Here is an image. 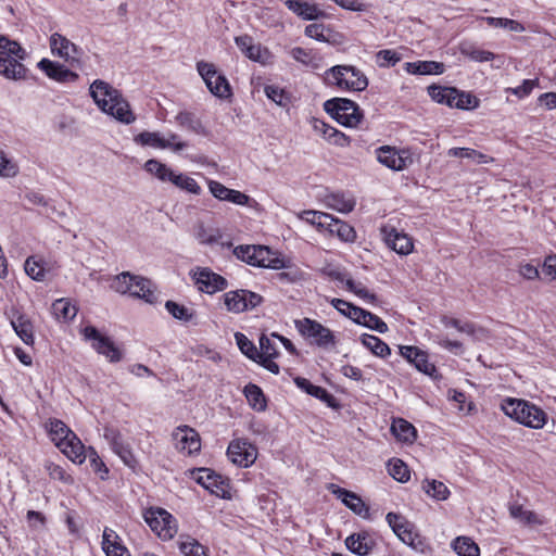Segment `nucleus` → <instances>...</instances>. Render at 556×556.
<instances>
[{"label": "nucleus", "instance_id": "1", "mask_svg": "<svg viewBox=\"0 0 556 556\" xmlns=\"http://www.w3.org/2000/svg\"><path fill=\"white\" fill-rule=\"evenodd\" d=\"M90 96L98 108L124 124H131L136 116L122 93L108 83L97 79L90 86Z\"/></svg>", "mask_w": 556, "mask_h": 556}, {"label": "nucleus", "instance_id": "2", "mask_svg": "<svg viewBox=\"0 0 556 556\" xmlns=\"http://www.w3.org/2000/svg\"><path fill=\"white\" fill-rule=\"evenodd\" d=\"M501 407L506 416L532 429L543 428L547 420L543 409L525 400L507 397Z\"/></svg>", "mask_w": 556, "mask_h": 556}, {"label": "nucleus", "instance_id": "3", "mask_svg": "<svg viewBox=\"0 0 556 556\" xmlns=\"http://www.w3.org/2000/svg\"><path fill=\"white\" fill-rule=\"evenodd\" d=\"M26 58V51L18 42L0 35V75L8 79H25L27 68L21 63Z\"/></svg>", "mask_w": 556, "mask_h": 556}, {"label": "nucleus", "instance_id": "4", "mask_svg": "<svg viewBox=\"0 0 556 556\" xmlns=\"http://www.w3.org/2000/svg\"><path fill=\"white\" fill-rule=\"evenodd\" d=\"M233 253L238 258L253 266L271 269L285 267L283 260L277 257L264 245H239L233 250Z\"/></svg>", "mask_w": 556, "mask_h": 556}, {"label": "nucleus", "instance_id": "5", "mask_svg": "<svg viewBox=\"0 0 556 556\" xmlns=\"http://www.w3.org/2000/svg\"><path fill=\"white\" fill-rule=\"evenodd\" d=\"M325 111L338 123L346 127H356L363 119V112L352 100L333 98L324 103Z\"/></svg>", "mask_w": 556, "mask_h": 556}, {"label": "nucleus", "instance_id": "6", "mask_svg": "<svg viewBox=\"0 0 556 556\" xmlns=\"http://www.w3.org/2000/svg\"><path fill=\"white\" fill-rule=\"evenodd\" d=\"M327 75L332 77L333 83L340 87L353 91H362L367 88V77L355 66L336 65L332 66Z\"/></svg>", "mask_w": 556, "mask_h": 556}, {"label": "nucleus", "instance_id": "7", "mask_svg": "<svg viewBox=\"0 0 556 556\" xmlns=\"http://www.w3.org/2000/svg\"><path fill=\"white\" fill-rule=\"evenodd\" d=\"M143 517L151 530L163 540H170L177 533L176 519L163 508L151 507L146 510Z\"/></svg>", "mask_w": 556, "mask_h": 556}, {"label": "nucleus", "instance_id": "8", "mask_svg": "<svg viewBox=\"0 0 556 556\" xmlns=\"http://www.w3.org/2000/svg\"><path fill=\"white\" fill-rule=\"evenodd\" d=\"M197 70L208 90L217 98L228 99L232 96L228 79L218 74L214 64L204 61L198 62Z\"/></svg>", "mask_w": 556, "mask_h": 556}, {"label": "nucleus", "instance_id": "9", "mask_svg": "<svg viewBox=\"0 0 556 556\" xmlns=\"http://www.w3.org/2000/svg\"><path fill=\"white\" fill-rule=\"evenodd\" d=\"M81 334L86 341L91 342V346L110 362L117 363L122 359V351L106 336H103L93 326H86L81 329Z\"/></svg>", "mask_w": 556, "mask_h": 556}, {"label": "nucleus", "instance_id": "10", "mask_svg": "<svg viewBox=\"0 0 556 556\" xmlns=\"http://www.w3.org/2000/svg\"><path fill=\"white\" fill-rule=\"evenodd\" d=\"M428 93L432 100L438 103L447 104L451 108L468 109L472 102H477L476 98H472L470 94L459 93L455 88L431 85L428 87Z\"/></svg>", "mask_w": 556, "mask_h": 556}, {"label": "nucleus", "instance_id": "11", "mask_svg": "<svg viewBox=\"0 0 556 556\" xmlns=\"http://www.w3.org/2000/svg\"><path fill=\"white\" fill-rule=\"evenodd\" d=\"M295 327L303 337L312 339L320 348L334 344V336L331 330L316 320L303 318L295 321Z\"/></svg>", "mask_w": 556, "mask_h": 556}, {"label": "nucleus", "instance_id": "12", "mask_svg": "<svg viewBox=\"0 0 556 556\" xmlns=\"http://www.w3.org/2000/svg\"><path fill=\"white\" fill-rule=\"evenodd\" d=\"M263 298L252 291L239 289L224 294V303L227 311L239 314L252 309L262 303Z\"/></svg>", "mask_w": 556, "mask_h": 556}, {"label": "nucleus", "instance_id": "13", "mask_svg": "<svg viewBox=\"0 0 556 556\" xmlns=\"http://www.w3.org/2000/svg\"><path fill=\"white\" fill-rule=\"evenodd\" d=\"M194 285L201 292L213 294L227 288V280L208 267H197L190 271Z\"/></svg>", "mask_w": 556, "mask_h": 556}, {"label": "nucleus", "instance_id": "14", "mask_svg": "<svg viewBox=\"0 0 556 556\" xmlns=\"http://www.w3.org/2000/svg\"><path fill=\"white\" fill-rule=\"evenodd\" d=\"M377 160L393 170H403L413 164V156L408 149L396 150L390 146H382L376 150Z\"/></svg>", "mask_w": 556, "mask_h": 556}, {"label": "nucleus", "instance_id": "15", "mask_svg": "<svg viewBox=\"0 0 556 556\" xmlns=\"http://www.w3.org/2000/svg\"><path fill=\"white\" fill-rule=\"evenodd\" d=\"M227 455L233 464L247 468L255 462L257 450L245 440H235L230 442Z\"/></svg>", "mask_w": 556, "mask_h": 556}, {"label": "nucleus", "instance_id": "16", "mask_svg": "<svg viewBox=\"0 0 556 556\" xmlns=\"http://www.w3.org/2000/svg\"><path fill=\"white\" fill-rule=\"evenodd\" d=\"M380 232L384 243L399 254L406 255L413 250L412 239L404 232H400L391 225H383Z\"/></svg>", "mask_w": 556, "mask_h": 556}, {"label": "nucleus", "instance_id": "17", "mask_svg": "<svg viewBox=\"0 0 556 556\" xmlns=\"http://www.w3.org/2000/svg\"><path fill=\"white\" fill-rule=\"evenodd\" d=\"M172 437L176 448L180 452H186L190 455L199 452L201 448L199 433L188 426H180L176 428Z\"/></svg>", "mask_w": 556, "mask_h": 556}, {"label": "nucleus", "instance_id": "18", "mask_svg": "<svg viewBox=\"0 0 556 556\" xmlns=\"http://www.w3.org/2000/svg\"><path fill=\"white\" fill-rule=\"evenodd\" d=\"M195 481L217 496L226 497L228 483L212 469L200 468L194 477Z\"/></svg>", "mask_w": 556, "mask_h": 556}, {"label": "nucleus", "instance_id": "19", "mask_svg": "<svg viewBox=\"0 0 556 556\" xmlns=\"http://www.w3.org/2000/svg\"><path fill=\"white\" fill-rule=\"evenodd\" d=\"M50 48L53 54L60 56L70 64L78 61L77 46L61 34L54 33L50 37Z\"/></svg>", "mask_w": 556, "mask_h": 556}, {"label": "nucleus", "instance_id": "20", "mask_svg": "<svg viewBox=\"0 0 556 556\" xmlns=\"http://www.w3.org/2000/svg\"><path fill=\"white\" fill-rule=\"evenodd\" d=\"M330 490L332 494L337 495L338 498L342 501V503L349 507L354 514L367 518L369 516V508L363 502L361 496L356 493L342 489L338 485L331 484Z\"/></svg>", "mask_w": 556, "mask_h": 556}, {"label": "nucleus", "instance_id": "21", "mask_svg": "<svg viewBox=\"0 0 556 556\" xmlns=\"http://www.w3.org/2000/svg\"><path fill=\"white\" fill-rule=\"evenodd\" d=\"M38 67L51 79L58 83H73L78 79V75L64 65L53 62L49 59H42Z\"/></svg>", "mask_w": 556, "mask_h": 556}, {"label": "nucleus", "instance_id": "22", "mask_svg": "<svg viewBox=\"0 0 556 556\" xmlns=\"http://www.w3.org/2000/svg\"><path fill=\"white\" fill-rule=\"evenodd\" d=\"M286 7L304 21H316L327 17L326 12L320 10L317 4L303 0H286Z\"/></svg>", "mask_w": 556, "mask_h": 556}, {"label": "nucleus", "instance_id": "23", "mask_svg": "<svg viewBox=\"0 0 556 556\" xmlns=\"http://www.w3.org/2000/svg\"><path fill=\"white\" fill-rule=\"evenodd\" d=\"M128 294L134 298L142 299L150 304H154L159 301V294L154 283L139 276H132V285Z\"/></svg>", "mask_w": 556, "mask_h": 556}, {"label": "nucleus", "instance_id": "24", "mask_svg": "<svg viewBox=\"0 0 556 556\" xmlns=\"http://www.w3.org/2000/svg\"><path fill=\"white\" fill-rule=\"evenodd\" d=\"M10 323L15 333L25 344H34V325L28 316L17 311H14L10 316Z\"/></svg>", "mask_w": 556, "mask_h": 556}, {"label": "nucleus", "instance_id": "25", "mask_svg": "<svg viewBox=\"0 0 556 556\" xmlns=\"http://www.w3.org/2000/svg\"><path fill=\"white\" fill-rule=\"evenodd\" d=\"M58 447L74 463L83 464L86 459L85 446L75 433L64 440Z\"/></svg>", "mask_w": 556, "mask_h": 556}, {"label": "nucleus", "instance_id": "26", "mask_svg": "<svg viewBox=\"0 0 556 556\" xmlns=\"http://www.w3.org/2000/svg\"><path fill=\"white\" fill-rule=\"evenodd\" d=\"M345 545L352 553L365 556L372 549L375 542L367 533H354L346 538Z\"/></svg>", "mask_w": 556, "mask_h": 556}, {"label": "nucleus", "instance_id": "27", "mask_svg": "<svg viewBox=\"0 0 556 556\" xmlns=\"http://www.w3.org/2000/svg\"><path fill=\"white\" fill-rule=\"evenodd\" d=\"M444 64L435 61H417L405 63V70L414 75H439L444 72Z\"/></svg>", "mask_w": 556, "mask_h": 556}, {"label": "nucleus", "instance_id": "28", "mask_svg": "<svg viewBox=\"0 0 556 556\" xmlns=\"http://www.w3.org/2000/svg\"><path fill=\"white\" fill-rule=\"evenodd\" d=\"M510 516L525 526H541L545 522L544 518L539 514L525 509L520 504H511L509 506Z\"/></svg>", "mask_w": 556, "mask_h": 556}, {"label": "nucleus", "instance_id": "29", "mask_svg": "<svg viewBox=\"0 0 556 556\" xmlns=\"http://www.w3.org/2000/svg\"><path fill=\"white\" fill-rule=\"evenodd\" d=\"M294 382L300 389L304 390L307 394H309L316 399H319L320 401L328 404L329 406L333 405L334 397L325 388L315 386L309 380H307L306 378H302V377L295 378Z\"/></svg>", "mask_w": 556, "mask_h": 556}, {"label": "nucleus", "instance_id": "30", "mask_svg": "<svg viewBox=\"0 0 556 556\" xmlns=\"http://www.w3.org/2000/svg\"><path fill=\"white\" fill-rule=\"evenodd\" d=\"M326 229L331 235H337L342 241L352 242L354 241L356 233L352 226L330 215L328 226Z\"/></svg>", "mask_w": 556, "mask_h": 556}, {"label": "nucleus", "instance_id": "31", "mask_svg": "<svg viewBox=\"0 0 556 556\" xmlns=\"http://www.w3.org/2000/svg\"><path fill=\"white\" fill-rule=\"evenodd\" d=\"M451 157L468 159L475 164H486L493 162V157L470 148H451L447 151Z\"/></svg>", "mask_w": 556, "mask_h": 556}, {"label": "nucleus", "instance_id": "32", "mask_svg": "<svg viewBox=\"0 0 556 556\" xmlns=\"http://www.w3.org/2000/svg\"><path fill=\"white\" fill-rule=\"evenodd\" d=\"M325 204L328 208L340 213H350L355 206V201L343 193H331L325 198Z\"/></svg>", "mask_w": 556, "mask_h": 556}, {"label": "nucleus", "instance_id": "33", "mask_svg": "<svg viewBox=\"0 0 556 556\" xmlns=\"http://www.w3.org/2000/svg\"><path fill=\"white\" fill-rule=\"evenodd\" d=\"M391 431L397 440L403 442L413 443L417 437L415 427L402 418L393 421Z\"/></svg>", "mask_w": 556, "mask_h": 556}, {"label": "nucleus", "instance_id": "34", "mask_svg": "<svg viewBox=\"0 0 556 556\" xmlns=\"http://www.w3.org/2000/svg\"><path fill=\"white\" fill-rule=\"evenodd\" d=\"M176 122L184 128L198 135H205L206 130L201 121L191 112L181 111L176 115Z\"/></svg>", "mask_w": 556, "mask_h": 556}, {"label": "nucleus", "instance_id": "35", "mask_svg": "<svg viewBox=\"0 0 556 556\" xmlns=\"http://www.w3.org/2000/svg\"><path fill=\"white\" fill-rule=\"evenodd\" d=\"M52 313L58 320L68 321L76 316L77 308L67 299H59L52 304Z\"/></svg>", "mask_w": 556, "mask_h": 556}, {"label": "nucleus", "instance_id": "36", "mask_svg": "<svg viewBox=\"0 0 556 556\" xmlns=\"http://www.w3.org/2000/svg\"><path fill=\"white\" fill-rule=\"evenodd\" d=\"M115 539H117L115 532L109 528H105L103 531L102 541L103 551L108 556H124L127 551L121 544H118Z\"/></svg>", "mask_w": 556, "mask_h": 556}, {"label": "nucleus", "instance_id": "37", "mask_svg": "<svg viewBox=\"0 0 556 556\" xmlns=\"http://www.w3.org/2000/svg\"><path fill=\"white\" fill-rule=\"evenodd\" d=\"M244 395L253 409L261 412L266 408V400L263 391L256 384L249 383L245 386Z\"/></svg>", "mask_w": 556, "mask_h": 556}, {"label": "nucleus", "instance_id": "38", "mask_svg": "<svg viewBox=\"0 0 556 556\" xmlns=\"http://www.w3.org/2000/svg\"><path fill=\"white\" fill-rule=\"evenodd\" d=\"M452 546L459 556H479V546L468 536L456 538Z\"/></svg>", "mask_w": 556, "mask_h": 556}, {"label": "nucleus", "instance_id": "39", "mask_svg": "<svg viewBox=\"0 0 556 556\" xmlns=\"http://www.w3.org/2000/svg\"><path fill=\"white\" fill-rule=\"evenodd\" d=\"M49 433H50L51 440L58 446L64 440L70 438L74 432L62 420L52 419L49 422Z\"/></svg>", "mask_w": 556, "mask_h": 556}, {"label": "nucleus", "instance_id": "40", "mask_svg": "<svg viewBox=\"0 0 556 556\" xmlns=\"http://www.w3.org/2000/svg\"><path fill=\"white\" fill-rule=\"evenodd\" d=\"M361 341L377 356L386 357L391 353L388 344L380 340L378 337L371 334H363Z\"/></svg>", "mask_w": 556, "mask_h": 556}, {"label": "nucleus", "instance_id": "41", "mask_svg": "<svg viewBox=\"0 0 556 556\" xmlns=\"http://www.w3.org/2000/svg\"><path fill=\"white\" fill-rule=\"evenodd\" d=\"M298 217L318 229H326L329 223L330 214L319 211H302L298 214Z\"/></svg>", "mask_w": 556, "mask_h": 556}, {"label": "nucleus", "instance_id": "42", "mask_svg": "<svg viewBox=\"0 0 556 556\" xmlns=\"http://www.w3.org/2000/svg\"><path fill=\"white\" fill-rule=\"evenodd\" d=\"M144 169L162 181H170L174 170L157 160L151 159L144 163Z\"/></svg>", "mask_w": 556, "mask_h": 556}, {"label": "nucleus", "instance_id": "43", "mask_svg": "<svg viewBox=\"0 0 556 556\" xmlns=\"http://www.w3.org/2000/svg\"><path fill=\"white\" fill-rule=\"evenodd\" d=\"M422 489L429 496L438 501H445L450 495L447 486L437 480H425Z\"/></svg>", "mask_w": 556, "mask_h": 556}, {"label": "nucleus", "instance_id": "44", "mask_svg": "<svg viewBox=\"0 0 556 556\" xmlns=\"http://www.w3.org/2000/svg\"><path fill=\"white\" fill-rule=\"evenodd\" d=\"M290 54L296 62H300L306 66L317 68L319 65L320 58L317 56L313 50L295 47L290 51Z\"/></svg>", "mask_w": 556, "mask_h": 556}, {"label": "nucleus", "instance_id": "45", "mask_svg": "<svg viewBox=\"0 0 556 556\" xmlns=\"http://www.w3.org/2000/svg\"><path fill=\"white\" fill-rule=\"evenodd\" d=\"M135 141L142 146H149L157 149H166L168 143L164 141V136L160 132L142 131L135 137Z\"/></svg>", "mask_w": 556, "mask_h": 556}, {"label": "nucleus", "instance_id": "46", "mask_svg": "<svg viewBox=\"0 0 556 556\" xmlns=\"http://www.w3.org/2000/svg\"><path fill=\"white\" fill-rule=\"evenodd\" d=\"M170 182L181 190H186L187 192L193 194L201 193V187L198 185V182L192 177H189L185 174H177L174 172L170 178Z\"/></svg>", "mask_w": 556, "mask_h": 556}, {"label": "nucleus", "instance_id": "47", "mask_svg": "<svg viewBox=\"0 0 556 556\" xmlns=\"http://www.w3.org/2000/svg\"><path fill=\"white\" fill-rule=\"evenodd\" d=\"M386 519L397 538H401L413 526L403 515L396 513L387 514Z\"/></svg>", "mask_w": 556, "mask_h": 556}, {"label": "nucleus", "instance_id": "48", "mask_svg": "<svg viewBox=\"0 0 556 556\" xmlns=\"http://www.w3.org/2000/svg\"><path fill=\"white\" fill-rule=\"evenodd\" d=\"M388 471L390 476L400 482H407L410 478V472L407 465L399 458L389 462Z\"/></svg>", "mask_w": 556, "mask_h": 556}, {"label": "nucleus", "instance_id": "49", "mask_svg": "<svg viewBox=\"0 0 556 556\" xmlns=\"http://www.w3.org/2000/svg\"><path fill=\"white\" fill-rule=\"evenodd\" d=\"M236 342L240 351L250 359L257 361V357H261L257 348L254 345V343L248 339L247 336H244L241 332H237L235 334Z\"/></svg>", "mask_w": 556, "mask_h": 556}, {"label": "nucleus", "instance_id": "50", "mask_svg": "<svg viewBox=\"0 0 556 556\" xmlns=\"http://www.w3.org/2000/svg\"><path fill=\"white\" fill-rule=\"evenodd\" d=\"M331 29L329 26L321 23H313L305 27L304 34L305 36L313 38L320 42H330V38L326 33H330Z\"/></svg>", "mask_w": 556, "mask_h": 556}, {"label": "nucleus", "instance_id": "51", "mask_svg": "<svg viewBox=\"0 0 556 556\" xmlns=\"http://www.w3.org/2000/svg\"><path fill=\"white\" fill-rule=\"evenodd\" d=\"M25 273L34 280L43 281L47 271L40 261L29 256L25 262Z\"/></svg>", "mask_w": 556, "mask_h": 556}, {"label": "nucleus", "instance_id": "52", "mask_svg": "<svg viewBox=\"0 0 556 556\" xmlns=\"http://www.w3.org/2000/svg\"><path fill=\"white\" fill-rule=\"evenodd\" d=\"M167 312L176 319L188 323L194 317V313L189 311L186 306L180 305L174 301H167L165 303Z\"/></svg>", "mask_w": 556, "mask_h": 556}, {"label": "nucleus", "instance_id": "53", "mask_svg": "<svg viewBox=\"0 0 556 556\" xmlns=\"http://www.w3.org/2000/svg\"><path fill=\"white\" fill-rule=\"evenodd\" d=\"M332 306H345L346 307V317L352 319L354 323L361 325L362 318L365 314V309L353 305L352 303H349L341 299H333L331 301Z\"/></svg>", "mask_w": 556, "mask_h": 556}, {"label": "nucleus", "instance_id": "54", "mask_svg": "<svg viewBox=\"0 0 556 556\" xmlns=\"http://www.w3.org/2000/svg\"><path fill=\"white\" fill-rule=\"evenodd\" d=\"M361 325L379 333L388 331V325L380 317L368 311L365 312Z\"/></svg>", "mask_w": 556, "mask_h": 556}, {"label": "nucleus", "instance_id": "55", "mask_svg": "<svg viewBox=\"0 0 556 556\" xmlns=\"http://www.w3.org/2000/svg\"><path fill=\"white\" fill-rule=\"evenodd\" d=\"M413 365L425 375L435 378L437 368L435 366L429 362L428 354L425 351L419 349L418 356L413 362Z\"/></svg>", "mask_w": 556, "mask_h": 556}, {"label": "nucleus", "instance_id": "56", "mask_svg": "<svg viewBox=\"0 0 556 556\" xmlns=\"http://www.w3.org/2000/svg\"><path fill=\"white\" fill-rule=\"evenodd\" d=\"M400 60V53L390 49L380 50L376 54V62L380 67L394 66Z\"/></svg>", "mask_w": 556, "mask_h": 556}, {"label": "nucleus", "instance_id": "57", "mask_svg": "<svg viewBox=\"0 0 556 556\" xmlns=\"http://www.w3.org/2000/svg\"><path fill=\"white\" fill-rule=\"evenodd\" d=\"M462 53L476 62H488L495 58V54L493 52L481 50L473 47L462 48Z\"/></svg>", "mask_w": 556, "mask_h": 556}, {"label": "nucleus", "instance_id": "58", "mask_svg": "<svg viewBox=\"0 0 556 556\" xmlns=\"http://www.w3.org/2000/svg\"><path fill=\"white\" fill-rule=\"evenodd\" d=\"M114 453L119 456V458L123 460V463L130 467L135 468L138 465V462L135 457V455L131 452V448L129 445L125 444L124 442L119 443L117 446L113 448Z\"/></svg>", "mask_w": 556, "mask_h": 556}, {"label": "nucleus", "instance_id": "59", "mask_svg": "<svg viewBox=\"0 0 556 556\" xmlns=\"http://www.w3.org/2000/svg\"><path fill=\"white\" fill-rule=\"evenodd\" d=\"M179 549L186 556H204V554L206 553L205 547L194 539L181 542L179 545Z\"/></svg>", "mask_w": 556, "mask_h": 556}, {"label": "nucleus", "instance_id": "60", "mask_svg": "<svg viewBox=\"0 0 556 556\" xmlns=\"http://www.w3.org/2000/svg\"><path fill=\"white\" fill-rule=\"evenodd\" d=\"M132 276L127 271L119 274L113 281V289L121 294H128L132 285Z\"/></svg>", "mask_w": 556, "mask_h": 556}, {"label": "nucleus", "instance_id": "61", "mask_svg": "<svg viewBox=\"0 0 556 556\" xmlns=\"http://www.w3.org/2000/svg\"><path fill=\"white\" fill-rule=\"evenodd\" d=\"M539 85V79H525L522 84L516 88H508L507 91L517 96L518 98H525L531 93L534 87Z\"/></svg>", "mask_w": 556, "mask_h": 556}, {"label": "nucleus", "instance_id": "62", "mask_svg": "<svg viewBox=\"0 0 556 556\" xmlns=\"http://www.w3.org/2000/svg\"><path fill=\"white\" fill-rule=\"evenodd\" d=\"M46 468L48 470L49 476L52 479L60 480V481H63L65 483H72L73 482L72 477L68 473H66V471L61 466H59V465H56L54 463H48Z\"/></svg>", "mask_w": 556, "mask_h": 556}, {"label": "nucleus", "instance_id": "63", "mask_svg": "<svg viewBox=\"0 0 556 556\" xmlns=\"http://www.w3.org/2000/svg\"><path fill=\"white\" fill-rule=\"evenodd\" d=\"M260 354H263L264 357H277L278 351L276 349L275 343L271 341L269 337L266 334H262L260 338Z\"/></svg>", "mask_w": 556, "mask_h": 556}, {"label": "nucleus", "instance_id": "64", "mask_svg": "<svg viewBox=\"0 0 556 556\" xmlns=\"http://www.w3.org/2000/svg\"><path fill=\"white\" fill-rule=\"evenodd\" d=\"M89 462L92 470L96 473H99L101 479H105L106 475L109 473V469L93 450L90 451Z\"/></svg>", "mask_w": 556, "mask_h": 556}]
</instances>
